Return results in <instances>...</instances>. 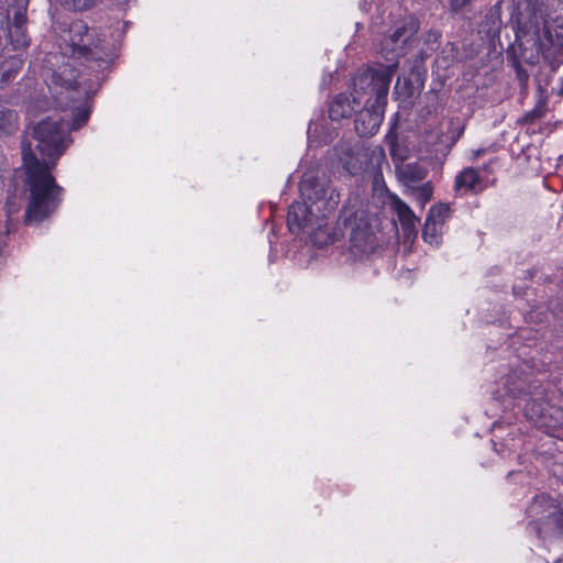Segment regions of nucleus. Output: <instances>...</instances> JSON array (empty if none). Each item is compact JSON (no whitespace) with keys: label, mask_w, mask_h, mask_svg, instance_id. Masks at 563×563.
Masks as SVG:
<instances>
[{"label":"nucleus","mask_w":563,"mask_h":563,"mask_svg":"<svg viewBox=\"0 0 563 563\" xmlns=\"http://www.w3.org/2000/svg\"><path fill=\"white\" fill-rule=\"evenodd\" d=\"M474 0H449V9L453 13L461 12L465 7L470 5Z\"/></svg>","instance_id":"nucleus-31"},{"label":"nucleus","mask_w":563,"mask_h":563,"mask_svg":"<svg viewBox=\"0 0 563 563\" xmlns=\"http://www.w3.org/2000/svg\"><path fill=\"white\" fill-rule=\"evenodd\" d=\"M336 233L349 238L350 250L355 255H369L380 247L369 213L365 209L342 208L335 224Z\"/></svg>","instance_id":"nucleus-3"},{"label":"nucleus","mask_w":563,"mask_h":563,"mask_svg":"<svg viewBox=\"0 0 563 563\" xmlns=\"http://www.w3.org/2000/svg\"><path fill=\"white\" fill-rule=\"evenodd\" d=\"M79 71L69 64H63L57 69L51 71L49 84L54 87H60L66 90H77Z\"/></svg>","instance_id":"nucleus-15"},{"label":"nucleus","mask_w":563,"mask_h":563,"mask_svg":"<svg viewBox=\"0 0 563 563\" xmlns=\"http://www.w3.org/2000/svg\"><path fill=\"white\" fill-rule=\"evenodd\" d=\"M7 246H8L7 233H0V261H3V253H4V250Z\"/></svg>","instance_id":"nucleus-35"},{"label":"nucleus","mask_w":563,"mask_h":563,"mask_svg":"<svg viewBox=\"0 0 563 563\" xmlns=\"http://www.w3.org/2000/svg\"><path fill=\"white\" fill-rule=\"evenodd\" d=\"M494 450L501 455L503 457H510L514 451L506 443H499L496 440H493Z\"/></svg>","instance_id":"nucleus-32"},{"label":"nucleus","mask_w":563,"mask_h":563,"mask_svg":"<svg viewBox=\"0 0 563 563\" xmlns=\"http://www.w3.org/2000/svg\"><path fill=\"white\" fill-rule=\"evenodd\" d=\"M96 91H97V89H96V90H92V91H90V90H85V93H86V96H87L88 98H91L92 96H95V95H96Z\"/></svg>","instance_id":"nucleus-41"},{"label":"nucleus","mask_w":563,"mask_h":563,"mask_svg":"<svg viewBox=\"0 0 563 563\" xmlns=\"http://www.w3.org/2000/svg\"><path fill=\"white\" fill-rule=\"evenodd\" d=\"M299 189L301 198L316 208L318 217L327 218L340 203V194L316 176L303 177Z\"/></svg>","instance_id":"nucleus-7"},{"label":"nucleus","mask_w":563,"mask_h":563,"mask_svg":"<svg viewBox=\"0 0 563 563\" xmlns=\"http://www.w3.org/2000/svg\"><path fill=\"white\" fill-rule=\"evenodd\" d=\"M530 421L545 433H552L563 426V409L556 405L544 406L541 413L530 409Z\"/></svg>","instance_id":"nucleus-14"},{"label":"nucleus","mask_w":563,"mask_h":563,"mask_svg":"<svg viewBox=\"0 0 563 563\" xmlns=\"http://www.w3.org/2000/svg\"><path fill=\"white\" fill-rule=\"evenodd\" d=\"M514 294H519V290H517V287H514Z\"/></svg>","instance_id":"nucleus-45"},{"label":"nucleus","mask_w":563,"mask_h":563,"mask_svg":"<svg viewBox=\"0 0 563 563\" xmlns=\"http://www.w3.org/2000/svg\"><path fill=\"white\" fill-rule=\"evenodd\" d=\"M396 70V64L358 68L353 77V103L358 106L362 96H368L375 103H387L389 86Z\"/></svg>","instance_id":"nucleus-4"},{"label":"nucleus","mask_w":563,"mask_h":563,"mask_svg":"<svg viewBox=\"0 0 563 563\" xmlns=\"http://www.w3.org/2000/svg\"><path fill=\"white\" fill-rule=\"evenodd\" d=\"M440 37H441V33L438 30H430L426 34V43L427 44H439Z\"/></svg>","instance_id":"nucleus-34"},{"label":"nucleus","mask_w":563,"mask_h":563,"mask_svg":"<svg viewBox=\"0 0 563 563\" xmlns=\"http://www.w3.org/2000/svg\"><path fill=\"white\" fill-rule=\"evenodd\" d=\"M73 53L89 62L97 63L101 68V77L97 76V80H104V70L110 67L117 55L111 49L110 44L104 40L96 37V32L89 30L84 37H71ZM101 82H98L100 87Z\"/></svg>","instance_id":"nucleus-8"},{"label":"nucleus","mask_w":563,"mask_h":563,"mask_svg":"<svg viewBox=\"0 0 563 563\" xmlns=\"http://www.w3.org/2000/svg\"><path fill=\"white\" fill-rule=\"evenodd\" d=\"M554 563H563V558L555 560Z\"/></svg>","instance_id":"nucleus-44"},{"label":"nucleus","mask_w":563,"mask_h":563,"mask_svg":"<svg viewBox=\"0 0 563 563\" xmlns=\"http://www.w3.org/2000/svg\"><path fill=\"white\" fill-rule=\"evenodd\" d=\"M19 130V114L12 109H0V135H12Z\"/></svg>","instance_id":"nucleus-21"},{"label":"nucleus","mask_w":563,"mask_h":563,"mask_svg":"<svg viewBox=\"0 0 563 563\" xmlns=\"http://www.w3.org/2000/svg\"><path fill=\"white\" fill-rule=\"evenodd\" d=\"M451 208L448 203H438L429 210L428 219L443 225L445 220L450 217Z\"/></svg>","instance_id":"nucleus-24"},{"label":"nucleus","mask_w":563,"mask_h":563,"mask_svg":"<svg viewBox=\"0 0 563 563\" xmlns=\"http://www.w3.org/2000/svg\"><path fill=\"white\" fill-rule=\"evenodd\" d=\"M552 520L555 528L563 534V511L559 510L553 512Z\"/></svg>","instance_id":"nucleus-33"},{"label":"nucleus","mask_w":563,"mask_h":563,"mask_svg":"<svg viewBox=\"0 0 563 563\" xmlns=\"http://www.w3.org/2000/svg\"><path fill=\"white\" fill-rule=\"evenodd\" d=\"M59 4L69 11H86L96 5L97 0H56Z\"/></svg>","instance_id":"nucleus-25"},{"label":"nucleus","mask_w":563,"mask_h":563,"mask_svg":"<svg viewBox=\"0 0 563 563\" xmlns=\"http://www.w3.org/2000/svg\"><path fill=\"white\" fill-rule=\"evenodd\" d=\"M401 178L409 183H417L423 178L421 169L417 165L408 164L400 172Z\"/></svg>","instance_id":"nucleus-27"},{"label":"nucleus","mask_w":563,"mask_h":563,"mask_svg":"<svg viewBox=\"0 0 563 563\" xmlns=\"http://www.w3.org/2000/svg\"><path fill=\"white\" fill-rule=\"evenodd\" d=\"M9 45L8 38L5 36V32L3 29H0V54L3 49Z\"/></svg>","instance_id":"nucleus-36"},{"label":"nucleus","mask_w":563,"mask_h":563,"mask_svg":"<svg viewBox=\"0 0 563 563\" xmlns=\"http://www.w3.org/2000/svg\"><path fill=\"white\" fill-rule=\"evenodd\" d=\"M556 26L563 30V4L559 10V14L555 18Z\"/></svg>","instance_id":"nucleus-37"},{"label":"nucleus","mask_w":563,"mask_h":563,"mask_svg":"<svg viewBox=\"0 0 563 563\" xmlns=\"http://www.w3.org/2000/svg\"><path fill=\"white\" fill-rule=\"evenodd\" d=\"M544 283H552V279L549 275L544 276Z\"/></svg>","instance_id":"nucleus-42"},{"label":"nucleus","mask_w":563,"mask_h":563,"mask_svg":"<svg viewBox=\"0 0 563 563\" xmlns=\"http://www.w3.org/2000/svg\"><path fill=\"white\" fill-rule=\"evenodd\" d=\"M90 112H91L90 108L86 107V106H81V107L76 108L75 111H74L73 122L69 123L70 124V131L71 130H78L82 125H85L87 123V121L89 120Z\"/></svg>","instance_id":"nucleus-26"},{"label":"nucleus","mask_w":563,"mask_h":563,"mask_svg":"<svg viewBox=\"0 0 563 563\" xmlns=\"http://www.w3.org/2000/svg\"><path fill=\"white\" fill-rule=\"evenodd\" d=\"M522 52L523 51L519 47L517 48L515 44H509L506 49V55L508 63L514 67L516 71V77L519 80L520 86L526 87L529 79V74L527 69H525L521 65V59H523Z\"/></svg>","instance_id":"nucleus-20"},{"label":"nucleus","mask_w":563,"mask_h":563,"mask_svg":"<svg viewBox=\"0 0 563 563\" xmlns=\"http://www.w3.org/2000/svg\"><path fill=\"white\" fill-rule=\"evenodd\" d=\"M507 394L518 401H525L523 413L530 421V409L536 413H541L544 406L551 404L545 399L547 388L537 379H527L523 377L509 376L506 382ZM518 406H521L518 402Z\"/></svg>","instance_id":"nucleus-6"},{"label":"nucleus","mask_w":563,"mask_h":563,"mask_svg":"<svg viewBox=\"0 0 563 563\" xmlns=\"http://www.w3.org/2000/svg\"><path fill=\"white\" fill-rule=\"evenodd\" d=\"M482 178L479 173L474 167H466L460 172L454 180V190L460 192L462 190L472 195H478L483 191Z\"/></svg>","instance_id":"nucleus-16"},{"label":"nucleus","mask_w":563,"mask_h":563,"mask_svg":"<svg viewBox=\"0 0 563 563\" xmlns=\"http://www.w3.org/2000/svg\"><path fill=\"white\" fill-rule=\"evenodd\" d=\"M501 5L503 1H497L488 9L483 21L478 25V34L494 49H496L497 45H499L500 48H504L499 36L504 25L501 19Z\"/></svg>","instance_id":"nucleus-12"},{"label":"nucleus","mask_w":563,"mask_h":563,"mask_svg":"<svg viewBox=\"0 0 563 563\" xmlns=\"http://www.w3.org/2000/svg\"><path fill=\"white\" fill-rule=\"evenodd\" d=\"M3 265V261H0V267Z\"/></svg>","instance_id":"nucleus-46"},{"label":"nucleus","mask_w":563,"mask_h":563,"mask_svg":"<svg viewBox=\"0 0 563 563\" xmlns=\"http://www.w3.org/2000/svg\"><path fill=\"white\" fill-rule=\"evenodd\" d=\"M391 205L395 212L397 213L404 233L409 235L415 232L416 224L419 222V218L416 217L410 207L398 197L393 199Z\"/></svg>","instance_id":"nucleus-18"},{"label":"nucleus","mask_w":563,"mask_h":563,"mask_svg":"<svg viewBox=\"0 0 563 563\" xmlns=\"http://www.w3.org/2000/svg\"><path fill=\"white\" fill-rule=\"evenodd\" d=\"M89 30L90 29L88 27V25L86 23H84L82 21L74 22L69 29L70 38L71 37H84Z\"/></svg>","instance_id":"nucleus-29"},{"label":"nucleus","mask_w":563,"mask_h":563,"mask_svg":"<svg viewBox=\"0 0 563 563\" xmlns=\"http://www.w3.org/2000/svg\"><path fill=\"white\" fill-rule=\"evenodd\" d=\"M432 194H433V189L429 183L419 186L415 191L417 199L422 205L428 202L432 198Z\"/></svg>","instance_id":"nucleus-28"},{"label":"nucleus","mask_w":563,"mask_h":563,"mask_svg":"<svg viewBox=\"0 0 563 563\" xmlns=\"http://www.w3.org/2000/svg\"><path fill=\"white\" fill-rule=\"evenodd\" d=\"M463 133H464V126L456 128L453 131V135H452L453 143H455L462 136Z\"/></svg>","instance_id":"nucleus-38"},{"label":"nucleus","mask_w":563,"mask_h":563,"mask_svg":"<svg viewBox=\"0 0 563 563\" xmlns=\"http://www.w3.org/2000/svg\"><path fill=\"white\" fill-rule=\"evenodd\" d=\"M386 104L372 102V98L366 99L364 108L356 113L354 120L355 131L361 137H371L377 133Z\"/></svg>","instance_id":"nucleus-10"},{"label":"nucleus","mask_w":563,"mask_h":563,"mask_svg":"<svg viewBox=\"0 0 563 563\" xmlns=\"http://www.w3.org/2000/svg\"><path fill=\"white\" fill-rule=\"evenodd\" d=\"M318 235H319V232H318V231H316V232L313 233V235H312V239H313V241H314L316 243L318 242V241H317V236H318Z\"/></svg>","instance_id":"nucleus-43"},{"label":"nucleus","mask_w":563,"mask_h":563,"mask_svg":"<svg viewBox=\"0 0 563 563\" xmlns=\"http://www.w3.org/2000/svg\"><path fill=\"white\" fill-rule=\"evenodd\" d=\"M16 74L18 70L14 68L0 69V87H3L4 85H8L10 81H12Z\"/></svg>","instance_id":"nucleus-30"},{"label":"nucleus","mask_w":563,"mask_h":563,"mask_svg":"<svg viewBox=\"0 0 563 563\" xmlns=\"http://www.w3.org/2000/svg\"><path fill=\"white\" fill-rule=\"evenodd\" d=\"M441 224L427 218L422 229L423 241L429 244L438 245L441 238Z\"/></svg>","instance_id":"nucleus-23"},{"label":"nucleus","mask_w":563,"mask_h":563,"mask_svg":"<svg viewBox=\"0 0 563 563\" xmlns=\"http://www.w3.org/2000/svg\"><path fill=\"white\" fill-rule=\"evenodd\" d=\"M556 95L559 97H563V77L560 79V86H559V88L556 90Z\"/></svg>","instance_id":"nucleus-39"},{"label":"nucleus","mask_w":563,"mask_h":563,"mask_svg":"<svg viewBox=\"0 0 563 563\" xmlns=\"http://www.w3.org/2000/svg\"><path fill=\"white\" fill-rule=\"evenodd\" d=\"M32 136L37 141L36 148L42 158L36 156L31 142L22 141L24 184L30 195L24 213V223L27 225L41 223L59 207L64 188L57 184L52 170L73 142L69 122L51 117L33 126Z\"/></svg>","instance_id":"nucleus-1"},{"label":"nucleus","mask_w":563,"mask_h":563,"mask_svg":"<svg viewBox=\"0 0 563 563\" xmlns=\"http://www.w3.org/2000/svg\"><path fill=\"white\" fill-rule=\"evenodd\" d=\"M426 80V70L419 66H412L408 74L398 76L394 87V95L401 102L411 103L413 98H417L423 87Z\"/></svg>","instance_id":"nucleus-11"},{"label":"nucleus","mask_w":563,"mask_h":563,"mask_svg":"<svg viewBox=\"0 0 563 563\" xmlns=\"http://www.w3.org/2000/svg\"><path fill=\"white\" fill-rule=\"evenodd\" d=\"M26 12V0H15L7 10V26L3 31L13 51L26 48L30 44Z\"/></svg>","instance_id":"nucleus-9"},{"label":"nucleus","mask_w":563,"mask_h":563,"mask_svg":"<svg viewBox=\"0 0 563 563\" xmlns=\"http://www.w3.org/2000/svg\"><path fill=\"white\" fill-rule=\"evenodd\" d=\"M420 21L415 15H407L394 23L380 40L379 53L389 62L396 64L419 43L418 33Z\"/></svg>","instance_id":"nucleus-5"},{"label":"nucleus","mask_w":563,"mask_h":563,"mask_svg":"<svg viewBox=\"0 0 563 563\" xmlns=\"http://www.w3.org/2000/svg\"><path fill=\"white\" fill-rule=\"evenodd\" d=\"M405 135L398 131V122L391 123L385 136L390 156L394 161H405L408 156V147L405 144Z\"/></svg>","instance_id":"nucleus-17"},{"label":"nucleus","mask_w":563,"mask_h":563,"mask_svg":"<svg viewBox=\"0 0 563 563\" xmlns=\"http://www.w3.org/2000/svg\"><path fill=\"white\" fill-rule=\"evenodd\" d=\"M539 92H540V96H539V99H538L534 108L531 111H528L525 114V117L522 118L523 123L530 124V123L536 122L538 119H541L542 117H544V114L547 112V102H548L547 90L543 89L541 86H539Z\"/></svg>","instance_id":"nucleus-22"},{"label":"nucleus","mask_w":563,"mask_h":563,"mask_svg":"<svg viewBox=\"0 0 563 563\" xmlns=\"http://www.w3.org/2000/svg\"><path fill=\"white\" fill-rule=\"evenodd\" d=\"M355 111L351 104L349 97L345 93L336 95L329 103V119L331 121H340L344 118H350Z\"/></svg>","instance_id":"nucleus-19"},{"label":"nucleus","mask_w":563,"mask_h":563,"mask_svg":"<svg viewBox=\"0 0 563 563\" xmlns=\"http://www.w3.org/2000/svg\"><path fill=\"white\" fill-rule=\"evenodd\" d=\"M516 43L522 49L523 60L534 64L539 55L555 71L563 64V35L553 33L542 3L528 0L516 15Z\"/></svg>","instance_id":"nucleus-2"},{"label":"nucleus","mask_w":563,"mask_h":563,"mask_svg":"<svg viewBox=\"0 0 563 563\" xmlns=\"http://www.w3.org/2000/svg\"><path fill=\"white\" fill-rule=\"evenodd\" d=\"M320 219L324 217H318L316 208L307 200L295 201L288 208L287 224L292 233L313 228Z\"/></svg>","instance_id":"nucleus-13"},{"label":"nucleus","mask_w":563,"mask_h":563,"mask_svg":"<svg viewBox=\"0 0 563 563\" xmlns=\"http://www.w3.org/2000/svg\"><path fill=\"white\" fill-rule=\"evenodd\" d=\"M536 272H537L536 268L527 271L526 272V274H527L526 278H532L534 276Z\"/></svg>","instance_id":"nucleus-40"}]
</instances>
